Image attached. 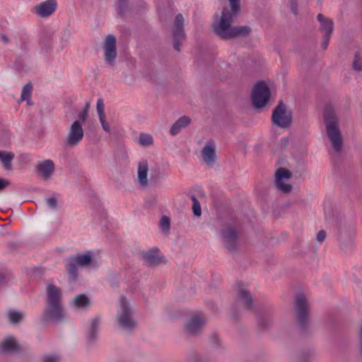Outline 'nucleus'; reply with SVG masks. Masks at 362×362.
<instances>
[{"label":"nucleus","instance_id":"obj_35","mask_svg":"<svg viewBox=\"0 0 362 362\" xmlns=\"http://www.w3.org/2000/svg\"><path fill=\"white\" fill-rule=\"evenodd\" d=\"M12 278L13 275L10 270L6 269L0 270V288L6 286Z\"/></svg>","mask_w":362,"mask_h":362},{"label":"nucleus","instance_id":"obj_15","mask_svg":"<svg viewBox=\"0 0 362 362\" xmlns=\"http://www.w3.org/2000/svg\"><path fill=\"white\" fill-rule=\"evenodd\" d=\"M21 346L13 336H7L0 344V354H7L13 353H19Z\"/></svg>","mask_w":362,"mask_h":362},{"label":"nucleus","instance_id":"obj_44","mask_svg":"<svg viewBox=\"0 0 362 362\" xmlns=\"http://www.w3.org/2000/svg\"><path fill=\"white\" fill-rule=\"evenodd\" d=\"M353 68L356 71H361L362 70V62L361 61L359 54L356 53L354 56V62H353Z\"/></svg>","mask_w":362,"mask_h":362},{"label":"nucleus","instance_id":"obj_19","mask_svg":"<svg viewBox=\"0 0 362 362\" xmlns=\"http://www.w3.org/2000/svg\"><path fill=\"white\" fill-rule=\"evenodd\" d=\"M39 46L40 48V53L43 55L47 56L52 50V34L49 32H44L40 36Z\"/></svg>","mask_w":362,"mask_h":362},{"label":"nucleus","instance_id":"obj_58","mask_svg":"<svg viewBox=\"0 0 362 362\" xmlns=\"http://www.w3.org/2000/svg\"><path fill=\"white\" fill-rule=\"evenodd\" d=\"M14 66H15V68H16L18 71H23V65L19 64L16 61V62H15V63H14Z\"/></svg>","mask_w":362,"mask_h":362},{"label":"nucleus","instance_id":"obj_31","mask_svg":"<svg viewBox=\"0 0 362 362\" xmlns=\"http://www.w3.org/2000/svg\"><path fill=\"white\" fill-rule=\"evenodd\" d=\"M173 34L185 35L184 30V18L181 13H177L175 16Z\"/></svg>","mask_w":362,"mask_h":362},{"label":"nucleus","instance_id":"obj_14","mask_svg":"<svg viewBox=\"0 0 362 362\" xmlns=\"http://www.w3.org/2000/svg\"><path fill=\"white\" fill-rule=\"evenodd\" d=\"M140 255L146 265L149 267H155L162 262H165L157 247L144 250L141 252Z\"/></svg>","mask_w":362,"mask_h":362},{"label":"nucleus","instance_id":"obj_51","mask_svg":"<svg viewBox=\"0 0 362 362\" xmlns=\"http://www.w3.org/2000/svg\"><path fill=\"white\" fill-rule=\"evenodd\" d=\"M326 238V232L324 230H320L317 234V241L320 243H322Z\"/></svg>","mask_w":362,"mask_h":362},{"label":"nucleus","instance_id":"obj_36","mask_svg":"<svg viewBox=\"0 0 362 362\" xmlns=\"http://www.w3.org/2000/svg\"><path fill=\"white\" fill-rule=\"evenodd\" d=\"M33 88V85L31 83H27L21 90V100H26L28 104H30L29 100L31 97V90Z\"/></svg>","mask_w":362,"mask_h":362},{"label":"nucleus","instance_id":"obj_17","mask_svg":"<svg viewBox=\"0 0 362 362\" xmlns=\"http://www.w3.org/2000/svg\"><path fill=\"white\" fill-rule=\"evenodd\" d=\"M100 322V317L96 316L93 318L91 324L87 327L86 341L88 346H92L96 342L98 337Z\"/></svg>","mask_w":362,"mask_h":362},{"label":"nucleus","instance_id":"obj_9","mask_svg":"<svg viewBox=\"0 0 362 362\" xmlns=\"http://www.w3.org/2000/svg\"><path fill=\"white\" fill-rule=\"evenodd\" d=\"M221 240L224 247L230 253L235 254L240 246V235L233 226H228L220 232Z\"/></svg>","mask_w":362,"mask_h":362},{"label":"nucleus","instance_id":"obj_56","mask_svg":"<svg viewBox=\"0 0 362 362\" xmlns=\"http://www.w3.org/2000/svg\"><path fill=\"white\" fill-rule=\"evenodd\" d=\"M150 182L156 185L158 182V175L151 174L150 177Z\"/></svg>","mask_w":362,"mask_h":362},{"label":"nucleus","instance_id":"obj_21","mask_svg":"<svg viewBox=\"0 0 362 362\" xmlns=\"http://www.w3.org/2000/svg\"><path fill=\"white\" fill-rule=\"evenodd\" d=\"M148 164L146 160H142L139 162L138 165V180L143 187H146L148 186Z\"/></svg>","mask_w":362,"mask_h":362},{"label":"nucleus","instance_id":"obj_5","mask_svg":"<svg viewBox=\"0 0 362 362\" xmlns=\"http://www.w3.org/2000/svg\"><path fill=\"white\" fill-rule=\"evenodd\" d=\"M295 310L298 329L301 334L305 335L309 332L308 305L303 293L296 295Z\"/></svg>","mask_w":362,"mask_h":362},{"label":"nucleus","instance_id":"obj_30","mask_svg":"<svg viewBox=\"0 0 362 362\" xmlns=\"http://www.w3.org/2000/svg\"><path fill=\"white\" fill-rule=\"evenodd\" d=\"M8 320L11 325H18L24 319L23 312L16 310H9L7 313Z\"/></svg>","mask_w":362,"mask_h":362},{"label":"nucleus","instance_id":"obj_42","mask_svg":"<svg viewBox=\"0 0 362 362\" xmlns=\"http://www.w3.org/2000/svg\"><path fill=\"white\" fill-rule=\"evenodd\" d=\"M88 109L89 105L87 104L86 107H84L78 115V117L79 121L82 123H85L88 117Z\"/></svg>","mask_w":362,"mask_h":362},{"label":"nucleus","instance_id":"obj_26","mask_svg":"<svg viewBox=\"0 0 362 362\" xmlns=\"http://www.w3.org/2000/svg\"><path fill=\"white\" fill-rule=\"evenodd\" d=\"M252 32V28L247 25L233 26L230 40L237 37H247Z\"/></svg>","mask_w":362,"mask_h":362},{"label":"nucleus","instance_id":"obj_50","mask_svg":"<svg viewBox=\"0 0 362 362\" xmlns=\"http://www.w3.org/2000/svg\"><path fill=\"white\" fill-rule=\"evenodd\" d=\"M290 6L292 13L294 15L298 13V1L297 0H290Z\"/></svg>","mask_w":362,"mask_h":362},{"label":"nucleus","instance_id":"obj_32","mask_svg":"<svg viewBox=\"0 0 362 362\" xmlns=\"http://www.w3.org/2000/svg\"><path fill=\"white\" fill-rule=\"evenodd\" d=\"M256 317L259 327L262 330H265L267 328H269L272 324L271 318L269 317H265L264 315L261 313H257Z\"/></svg>","mask_w":362,"mask_h":362},{"label":"nucleus","instance_id":"obj_24","mask_svg":"<svg viewBox=\"0 0 362 362\" xmlns=\"http://www.w3.org/2000/svg\"><path fill=\"white\" fill-rule=\"evenodd\" d=\"M16 46L23 54H28L30 50V40L25 33H18L15 35Z\"/></svg>","mask_w":362,"mask_h":362},{"label":"nucleus","instance_id":"obj_29","mask_svg":"<svg viewBox=\"0 0 362 362\" xmlns=\"http://www.w3.org/2000/svg\"><path fill=\"white\" fill-rule=\"evenodd\" d=\"M313 355V350L310 348L301 350L294 356L296 362H310Z\"/></svg>","mask_w":362,"mask_h":362},{"label":"nucleus","instance_id":"obj_59","mask_svg":"<svg viewBox=\"0 0 362 362\" xmlns=\"http://www.w3.org/2000/svg\"><path fill=\"white\" fill-rule=\"evenodd\" d=\"M209 305L212 311H214V313H216L218 311V307L214 303H210Z\"/></svg>","mask_w":362,"mask_h":362},{"label":"nucleus","instance_id":"obj_4","mask_svg":"<svg viewBox=\"0 0 362 362\" xmlns=\"http://www.w3.org/2000/svg\"><path fill=\"white\" fill-rule=\"evenodd\" d=\"M96 263L90 251L86 253H78L76 255H70L66 258L65 269L70 283L76 282L78 279V267H87Z\"/></svg>","mask_w":362,"mask_h":362},{"label":"nucleus","instance_id":"obj_39","mask_svg":"<svg viewBox=\"0 0 362 362\" xmlns=\"http://www.w3.org/2000/svg\"><path fill=\"white\" fill-rule=\"evenodd\" d=\"M191 199L193 202L192 211L194 215L197 217H199L202 214L201 204L194 194L191 196Z\"/></svg>","mask_w":362,"mask_h":362},{"label":"nucleus","instance_id":"obj_41","mask_svg":"<svg viewBox=\"0 0 362 362\" xmlns=\"http://www.w3.org/2000/svg\"><path fill=\"white\" fill-rule=\"evenodd\" d=\"M160 226L164 233H168L170 228V218L166 216H163L160 221Z\"/></svg>","mask_w":362,"mask_h":362},{"label":"nucleus","instance_id":"obj_7","mask_svg":"<svg viewBox=\"0 0 362 362\" xmlns=\"http://www.w3.org/2000/svg\"><path fill=\"white\" fill-rule=\"evenodd\" d=\"M117 322L121 329L129 332L133 331L136 326L129 302L124 296L121 298V310L117 314Z\"/></svg>","mask_w":362,"mask_h":362},{"label":"nucleus","instance_id":"obj_18","mask_svg":"<svg viewBox=\"0 0 362 362\" xmlns=\"http://www.w3.org/2000/svg\"><path fill=\"white\" fill-rule=\"evenodd\" d=\"M204 324L205 320L203 318L194 315L186 323L185 330L189 334L195 335L202 330Z\"/></svg>","mask_w":362,"mask_h":362},{"label":"nucleus","instance_id":"obj_23","mask_svg":"<svg viewBox=\"0 0 362 362\" xmlns=\"http://www.w3.org/2000/svg\"><path fill=\"white\" fill-rule=\"evenodd\" d=\"M189 117L184 115L180 117L170 127V134L171 135L177 134L183 128L187 127L191 123Z\"/></svg>","mask_w":362,"mask_h":362},{"label":"nucleus","instance_id":"obj_53","mask_svg":"<svg viewBox=\"0 0 362 362\" xmlns=\"http://www.w3.org/2000/svg\"><path fill=\"white\" fill-rule=\"evenodd\" d=\"M358 346H359V352L362 356V325L360 327L359 334H358Z\"/></svg>","mask_w":362,"mask_h":362},{"label":"nucleus","instance_id":"obj_2","mask_svg":"<svg viewBox=\"0 0 362 362\" xmlns=\"http://www.w3.org/2000/svg\"><path fill=\"white\" fill-rule=\"evenodd\" d=\"M230 10L224 7L221 18L213 23V32L215 35L223 40H230L233 18L240 11V0H228Z\"/></svg>","mask_w":362,"mask_h":362},{"label":"nucleus","instance_id":"obj_54","mask_svg":"<svg viewBox=\"0 0 362 362\" xmlns=\"http://www.w3.org/2000/svg\"><path fill=\"white\" fill-rule=\"evenodd\" d=\"M0 38H1V40L4 44H8L10 42V39L8 38V37L6 34H4V33L1 34Z\"/></svg>","mask_w":362,"mask_h":362},{"label":"nucleus","instance_id":"obj_25","mask_svg":"<svg viewBox=\"0 0 362 362\" xmlns=\"http://www.w3.org/2000/svg\"><path fill=\"white\" fill-rule=\"evenodd\" d=\"M202 156L204 160L208 165H213L216 158V149L214 142L211 144L205 145L202 148Z\"/></svg>","mask_w":362,"mask_h":362},{"label":"nucleus","instance_id":"obj_34","mask_svg":"<svg viewBox=\"0 0 362 362\" xmlns=\"http://www.w3.org/2000/svg\"><path fill=\"white\" fill-rule=\"evenodd\" d=\"M138 143L144 147L151 146L153 144V136L149 134L141 133L139 136Z\"/></svg>","mask_w":362,"mask_h":362},{"label":"nucleus","instance_id":"obj_33","mask_svg":"<svg viewBox=\"0 0 362 362\" xmlns=\"http://www.w3.org/2000/svg\"><path fill=\"white\" fill-rule=\"evenodd\" d=\"M292 177V174L290 170L286 168H279L275 174V182L284 181V180H288Z\"/></svg>","mask_w":362,"mask_h":362},{"label":"nucleus","instance_id":"obj_61","mask_svg":"<svg viewBox=\"0 0 362 362\" xmlns=\"http://www.w3.org/2000/svg\"><path fill=\"white\" fill-rule=\"evenodd\" d=\"M325 218H326V221L329 223V218H328V217H327V214L325 215Z\"/></svg>","mask_w":362,"mask_h":362},{"label":"nucleus","instance_id":"obj_49","mask_svg":"<svg viewBox=\"0 0 362 362\" xmlns=\"http://www.w3.org/2000/svg\"><path fill=\"white\" fill-rule=\"evenodd\" d=\"M11 185V181L6 178L0 177V192Z\"/></svg>","mask_w":362,"mask_h":362},{"label":"nucleus","instance_id":"obj_8","mask_svg":"<svg viewBox=\"0 0 362 362\" xmlns=\"http://www.w3.org/2000/svg\"><path fill=\"white\" fill-rule=\"evenodd\" d=\"M293 122L291 112H288L286 106L282 100H279L278 105L273 110L272 122L278 127L286 129L289 127Z\"/></svg>","mask_w":362,"mask_h":362},{"label":"nucleus","instance_id":"obj_55","mask_svg":"<svg viewBox=\"0 0 362 362\" xmlns=\"http://www.w3.org/2000/svg\"><path fill=\"white\" fill-rule=\"evenodd\" d=\"M8 247L11 250H15L18 247V244L15 242H10L8 243Z\"/></svg>","mask_w":362,"mask_h":362},{"label":"nucleus","instance_id":"obj_22","mask_svg":"<svg viewBox=\"0 0 362 362\" xmlns=\"http://www.w3.org/2000/svg\"><path fill=\"white\" fill-rule=\"evenodd\" d=\"M238 298L243 302L247 310H253L254 299L252 293L249 291L245 288H240L238 292Z\"/></svg>","mask_w":362,"mask_h":362},{"label":"nucleus","instance_id":"obj_11","mask_svg":"<svg viewBox=\"0 0 362 362\" xmlns=\"http://www.w3.org/2000/svg\"><path fill=\"white\" fill-rule=\"evenodd\" d=\"M84 136V132L82 128L81 122L79 120H75L70 127L69 132L64 141L66 146L73 147L79 144Z\"/></svg>","mask_w":362,"mask_h":362},{"label":"nucleus","instance_id":"obj_28","mask_svg":"<svg viewBox=\"0 0 362 362\" xmlns=\"http://www.w3.org/2000/svg\"><path fill=\"white\" fill-rule=\"evenodd\" d=\"M14 153L12 152L0 151V162L3 164V167L6 170L12 168V160L14 158Z\"/></svg>","mask_w":362,"mask_h":362},{"label":"nucleus","instance_id":"obj_10","mask_svg":"<svg viewBox=\"0 0 362 362\" xmlns=\"http://www.w3.org/2000/svg\"><path fill=\"white\" fill-rule=\"evenodd\" d=\"M330 221L332 222L335 232L337 234L341 250L346 254L351 252L354 244L353 238L350 235L346 236L342 221L339 222L334 217L330 219Z\"/></svg>","mask_w":362,"mask_h":362},{"label":"nucleus","instance_id":"obj_47","mask_svg":"<svg viewBox=\"0 0 362 362\" xmlns=\"http://www.w3.org/2000/svg\"><path fill=\"white\" fill-rule=\"evenodd\" d=\"M104 108H105V106H104V103H103V100L102 98H98L97 100V104H96V109H97L98 116L102 115H105L104 112Z\"/></svg>","mask_w":362,"mask_h":362},{"label":"nucleus","instance_id":"obj_37","mask_svg":"<svg viewBox=\"0 0 362 362\" xmlns=\"http://www.w3.org/2000/svg\"><path fill=\"white\" fill-rule=\"evenodd\" d=\"M186 35H177L173 34V48L177 51H181V45L182 44V41L185 39Z\"/></svg>","mask_w":362,"mask_h":362},{"label":"nucleus","instance_id":"obj_60","mask_svg":"<svg viewBox=\"0 0 362 362\" xmlns=\"http://www.w3.org/2000/svg\"><path fill=\"white\" fill-rule=\"evenodd\" d=\"M288 141V139L287 137L282 138L281 140V145L285 147L287 145Z\"/></svg>","mask_w":362,"mask_h":362},{"label":"nucleus","instance_id":"obj_27","mask_svg":"<svg viewBox=\"0 0 362 362\" xmlns=\"http://www.w3.org/2000/svg\"><path fill=\"white\" fill-rule=\"evenodd\" d=\"M72 304L77 308L88 309L91 304V301L86 295L79 294L73 300Z\"/></svg>","mask_w":362,"mask_h":362},{"label":"nucleus","instance_id":"obj_48","mask_svg":"<svg viewBox=\"0 0 362 362\" xmlns=\"http://www.w3.org/2000/svg\"><path fill=\"white\" fill-rule=\"evenodd\" d=\"M230 315L231 317L235 321H238L240 319V313L235 305H233L231 308Z\"/></svg>","mask_w":362,"mask_h":362},{"label":"nucleus","instance_id":"obj_40","mask_svg":"<svg viewBox=\"0 0 362 362\" xmlns=\"http://www.w3.org/2000/svg\"><path fill=\"white\" fill-rule=\"evenodd\" d=\"M278 190L281 193H288L292 190V185L284 181L275 182Z\"/></svg>","mask_w":362,"mask_h":362},{"label":"nucleus","instance_id":"obj_16","mask_svg":"<svg viewBox=\"0 0 362 362\" xmlns=\"http://www.w3.org/2000/svg\"><path fill=\"white\" fill-rule=\"evenodd\" d=\"M57 0H47L35 7V13L42 18L50 16L57 9Z\"/></svg>","mask_w":362,"mask_h":362},{"label":"nucleus","instance_id":"obj_46","mask_svg":"<svg viewBox=\"0 0 362 362\" xmlns=\"http://www.w3.org/2000/svg\"><path fill=\"white\" fill-rule=\"evenodd\" d=\"M98 117L103 130L106 132H109L110 131V127L109 124L105 120V115H99Z\"/></svg>","mask_w":362,"mask_h":362},{"label":"nucleus","instance_id":"obj_1","mask_svg":"<svg viewBox=\"0 0 362 362\" xmlns=\"http://www.w3.org/2000/svg\"><path fill=\"white\" fill-rule=\"evenodd\" d=\"M46 291L45 306L41 315V320L45 325L51 322L59 324L66 319L61 291L52 284L47 285Z\"/></svg>","mask_w":362,"mask_h":362},{"label":"nucleus","instance_id":"obj_38","mask_svg":"<svg viewBox=\"0 0 362 362\" xmlns=\"http://www.w3.org/2000/svg\"><path fill=\"white\" fill-rule=\"evenodd\" d=\"M117 14L120 17H124V13L127 9L128 7V1L129 0H117Z\"/></svg>","mask_w":362,"mask_h":362},{"label":"nucleus","instance_id":"obj_13","mask_svg":"<svg viewBox=\"0 0 362 362\" xmlns=\"http://www.w3.org/2000/svg\"><path fill=\"white\" fill-rule=\"evenodd\" d=\"M116 42V37L114 35L110 34L105 37L104 42L105 60L110 66L115 65V59L117 56Z\"/></svg>","mask_w":362,"mask_h":362},{"label":"nucleus","instance_id":"obj_6","mask_svg":"<svg viewBox=\"0 0 362 362\" xmlns=\"http://www.w3.org/2000/svg\"><path fill=\"white\" fill-rule=\"evenodd\" d=\"M271 98V90L268 85L261 80L257 82L252 91V103L255 109H262L268 103Z\"/></svg>","mask_w":362,"mask_h":362},{"label":"nucleus","instance_id":"obj_12","mask_svg":"<svg viewBox=\"0 0 362 362\" xmlns=\"http://www.w3.org/2000/svg\"><path fill=\"white\" fill-rule=\"evenodd\" d=\"M317 19L320 22L319 30L324 33L322 47L326 49L328 47L330 37L334 30V22L332 19L325 17L322 13H318Z\"/></svg>","mask_w":362,"mask_h":362},{"label":"nucleus","instance_id":"obj_43","mask_svg":"<svg viewBox=\"0 0 362 362\" xmlns=\"http://www.w3.org/2000/svg\"><path fill=\"white\" fill-rule=\"evenodd\" d=\"M47 205L49 208L52 210H55L58 208V201L54 197L47 198Z\"/></svg>","mask_w":362,"mask_h":362},{"label":"nucleus","instance_id":"obj_20","mask_svg":"<svg viewBox=\"0 0 362 362\" xmlns=\"http://www.w3.org/2000/svg\"><path fill=\"white\" fill-rule=\"evenodd\" d=\"M54 163L49 159L40 162L36 166L37 173L44 179L49 178L54 173Z\"/></svg>","mask_w":362,"mask_h":362},{"label":"nucleus","instance_id":"obj_52","mask_svg":"<svg viewBox=\"0 0 362 362\" xmlns=\"http://www.w3.org/2000/svg\"><path fill=\"white\" fill-rule=\"evenodd\" d=\"M210 341L215 347H218L219 346V338L216 334L211 336Z\"/></svg>","mask_w":362,"mask_h":362},{"label":"nucleus","instance_id":"obj_45","mask_svg":"<svg viewBox=\"0 0 362 362\" xmlns=\"http://www.w3.org/2000/svg\"><path fill=\"white\" fill-rule=\"evenodd\" d=\"M42 362H60V357L57 355H45Z\"/></svg>","mask_w":362,"mask_h":362},{"label":"nucleus","instance_id":"obj_3","mask_svg":"<svg viewBox=\"0 0 362 362\" xmlns=\"http://www.w3.org/2000/svg\"><path fill=\"white\" fill-rule=\"evenodd\" d=\"M324 120L327 136L335 151L341 152L343 146L342 136L339 127L338 117L333 107L326 105L324 110Z\"/></svg>","mask_w":362,"mask_h":362},{"label":"nucleus","instance_id":"obj_57","mask_svg":"<svg viewBox=\"0 0 362 362\" xmlns=\"http://www.w3.org/2000/svg\"><path fill=\"white\" fill-rule=\"evenodd\" d=\"M33 273L39 274L40 275H42L44 274V270L42 268L35 267L33 269Z\"/></svg>","mask_w":362,"mask_h":362}]
</instances>
